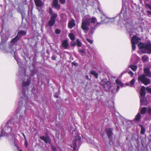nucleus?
Masks as SVG:
<instances>
[{
	"label": "nucleus",
	"mask_w": 151,
	"mask_h": 151,
	"mask_svg": "<svg viewBox=\"0 0 151 151\" xmlns=\"http://www.w3.org/2000/svg\"><path fill=\"white\" fill-rule=\"evenodd\" d=\"M138 47L141 52L144 54H151V43L140 42Z\"/></svg>",
	"instance_id": "f257e3e1"
},
{
	"label": "nucleus",
	"mask_w": 151,
	"mask_h": 151,
	"mask_svg": "<svg viewBox=\"0 0 151 151\" xmlns=\"http://www.w3.org/2000/svg\"><path fill=\"white\" fill-rule=\"evenodd\" d=\"M146 76L144 74L140 75L138 77V81H140L145 86L149 84L150 83V81L148 78L146 77Z\"/></svg>",
	"instance_id": "f03ea898"
},
{
	"label": "nucleus",
	"mask_w": 151,
	"mask_h": 151,
	"mask_svg": "<svg viewBox=\"0 0 151 151\" xmlns=\"http://www.w3.org/2000/svg\"><path fill=\"white\" fill-rule=\"evenodd\" d=\"M90 22L89 21L86 19L82 22L81 28L84 31V32H85L86 31H88L89 30L88 26L90 25Z\"/></svg>",
	"instance_id": "7ed1b4c3"
},
{
	"label": "nucleus",
	"mask_w": 151,
	"mask_h": 151,
	"mask_svg": "<svg viewBox=\"0 0 151 151\" xmlns=\"http://www.w3.org/2000/svg\"><path fill=\"white\" fill-rule=\"evenodd\" d=\"M81 139V137L79 135L75 136L74 137V140L73 142V144L70 145V147L73 148L74 151H75L77 147L76 142L79 141Z\"/></svg>",
	"instance_id": "20e7f679"
},
{
	"label": "nucleus",
	"mask_w": 151,
	"mask_h": 151,
	"mask_svg": "<svg viewBox=\"0 0 151 151\" xmlns=\"http://www.w3.org/2000/svg\"><path fill=\"white\" fill-rule=\"evenodd\" d=\"M57 17L58 15L56 14H54L51 17L48 23V25L50 27H52L54 25L55 22V19Z\"/></svg>",
	"instance_id": "39448f33"
},
{
	"label": "nucleus",
	"mask_w": 151,
	"mask_h": 151,
	"mask_svg": "<svg viewBox=\"0 0 151 151\" xmlns=\"http://www.w3.org/2000/svg\"><path fill=\"white\" fill-rule=\"evenodd\" d=\"M40 138L41 140H43L46 143L50 144L51 142V139L48 135L46 136H40Z\"/></svg>",
	"instance_id": "423d86ee"
},
{
	"label": "nucleus",
	"mask_w": 151,
	"mask_h": 151,
	"mask_svg": "<svg viewBox=\"0 0 151 151\" xmlns=\"http://www.w3.org/2000/svg\"><path fill=\"white\" fill-rule=\"evenodd\" d=\"M141 40V39L140 38L138 37L136 35H134L132 38L131 43L137 44L139 42V41Z\"/></svg>",
	"instance_id": "0eeeda50"
},
{
	"label": "nucleus",
	"mask_w": 151,
	"mask_h": 151,
	"mask_svg": "<svg viewBox=\"0 0 151 151\" xmlns=\"http://www.w3.org/2000/svg\"><path fill=\"white\" fill-rule=\"evenodd\" d=\"M144 73L147 76L151 77V72L149 68L147 67L144 69Z\"/></svg>",
	"instance_id": "6e6552de"
},
{
	"label": "nucleus",
	"mask_w": 151,
	"mask_h": 151,
	"mask_svg": "<svg viewBox=\"0 0 151 151\" xmlns=\"http://www.w3.org/2000/svg\"><path fill=\"white\" fill-rule=\"evenodd\" d=\"M76 25L75 20L73 19H72L68 22V27L70 29H72Z\"/></svg>",
	"instance_id": "1a4fd4ad"
},
{
	"label": "nucleus",
	"mask_w": 151,
	"mask_h": 151,
	"mask_svg": "<svg viewBox=\"0 0 151 151\" xmlns=\"http://www.w3.org/2000/svg\"><path fill=\"white\" fill-rule=\"evenodd\" d=\"M106 132L108 135V137L109 139L111 138L112 134V129L110 128H107L105 129Z\"/></svg>",
	"instance_id": "9d476101"
},
{
	"label": "nucleus",
	"mask_w": 151,
	"mask_h": 151,
	"mask_svg": "<svg viewBox=\"0 0 151 151\" xmlns=\"http://www.w3.org/2000/svg\"><path fill=\"white\" fill-rule=\"evenodd\" d=\"M35 5L37 7H41L43 5V3L41 0H34Z\"/></svg>",
	"instance_id": "9b49d317"
},
{
	"label": "nucleus",
	"mask_w": 151,
	"mask_h": 151,
	"mask_svg": "<svg viewBox=\"0 0 151 151\" xmlns=\"http://www.w3.org/2000/svg\"><path fill=\"white\" fill-rule=\"evenodd\" d=\"M145 87L142 86L140 89V95L141 97L145 98Z\"/></svg>",
	"instance_id": "f8f14e48"
},
{
	"label": "nucleus",
	"mask_w": 151,
	"mask_h": 151,
	"mask_svg": "<svg viewBox=\"0 0 151 151\" xmlns=\"http://www.w3.org/2000/svg\"><path fill=\"white\" fill-rule=\"evenodd\" d=\"M141 104L143 106H146L147 104V101L146 98H142L140 99Z\"/></svg>",
	"instance_id": "ddd939ff"
},
{
	"label": "nucleus",
	"mask_w": 151,
	"mask_h": 151,
	"mask_svg": "<svg viewBox=\"0 0 151 151\" xmlns=\"http://www.w3.org/2000/svg\"><path fill=\"white\" fill-rule=\"evenodd\" d=\"M26 31L24 30H20L18 32L17 35L20 38L22 35H26Z\"/></svg>",
	"instance_id": "4468645a"
},
{
	"label": "nucleus",
	"mask_w": 151,
	"mask_h": 151,
	"mask_svg": "<svg viewBox=\"0 0 151 151\" xmlns=\"http://www.w3.org/2000/svg\"><path fill=\"white\" fill-rule=\"evenodd\" d=\"M68 45V41L67 40H64L62 42V46L65 49H67Z\"/></svg>",
	"instance_id": "2eb2a0df"
},
{
	"label": "nucleus",
	"mask_w": 151,
	"mask_h": 151,
	"mask_svg": "<svg viewBox=\"0 0 151 151\" xmlns=\"http://www.w3.org/2000/svg\"><path fill=\"white\" fill-rule=\"evenodd\" d=\"M19 38H20L17 35L15 37L11 40V42L12 43L14 44L17 42L18 40L19 39Z\"/></svg>",
	"instance_id": "dca6fc26"
},
{
	"label": "nucleus",
	"mask_w": 151,
	"mask_h": 151,
	"mask_svg": "<svg viewBox=\"0 0 151 151\" xmlns=\"http://www.w3.org/2000/svg\"><path fill=\"white\" fill-rule=\"evenodd\" d=\"M31 80H30L27 79L26 81H23L22 83L23 86L25 87L28 86L30 84Z\"/></svg>",
	"instance_id": "f3484780"
},
{
	"label": "nucleus",
	"mask_w": 151,
	"mask_h": 151,
	"mask_svg": "<svg viewBox=\"0 0 151 151\" xmlns=\"http://www.w3.org/2000/svg\"><path fill=\"white\" fill-rule=\"evenodd\" d=\"M52 5L56 9L59 10L60 9V6L58 4V2L52 3Z\"/></svg>",
	"instance_id": "a211bd4d"
},
{
	"label": "nucleus",
	"mask_w": 151,
	"mask_h": 151,
	"mask_svg": "<svg viewBox=\"0 0 151 151\" xmlns=\"http://www.w3.org/2000/svg\"><path fill=\"white\" fill-rule=\"evenodd\" d=\"M149 58L147 55H145L143 56L142 58V60L143 62H146L148 60Z\"/></svg>",
	"instance_id": "6ab92c4d"
},
{
	"label": "nucleus",
	"mask_w": 151,
	"mask_h": 151,
	"mask_svg": "<svg viewBox=\"0 0 151 151\" xmlns=\"http://www.w3.org/2000/svg\"><path fill=\"white\" fill-rule=\"evenodd\" d=\"M90 73L94 76L96 78H97L98 76V74L94 70H91L90 72Z\"/></svg>",
	"instance_id": "aec40b11"
},
{
	"label": "nucleus",
	"mask_w": 151,
	"mask_h": 151,
	"mask_svg": "<svg viewBox=\"0 0 151 151\" xmlns=\"http://www.w3.org/2000/svg\"><path fill=\"white\" fill-rule=\"evenodd\" d=\"M115 82L117 85H118V86L120 85L122 87L124 86V84L118 79H117L116 80Z\"/></svg>",
	"instance_id": "412c9836"
},
{
	"label": "nucleus",
	"mask_w": 151,
	"mask_h": 151,
	"mask_svg": "<svg viewBox=\"0 0 151 151\" xmlns=\"http://www.w3.org/2000/svg\"><path fill=\"white\" fill-rule=\"evenodd\" d=\"M6 136L8 137L9 134L4 132V130H2L1 132V134L0 135V137H1Z\"/></svg>",
	"instance_id": "4be33fe9"
},
{
	"label": "nucleus",
	"mask_w": 151,
	"mask_h": 151,
	"mask_svg": "<svg viewBox=\"0 0 151 151\" xmlns=\"http://www.w3.org/2000/svg\"><path fill=\"white\" fill-rule=\"evenodd\" d=\"M87 20H88L90 22V24L91 23H93L95 24L96 21V18L95 17H92L90 19H86Z\"/></svg>",
	"instance_id": "5701e85b"
},
{
	"label": "nucleus",
	"mask_w": 151,
	"mask_h": 151,
	"mask_svg": "<svg viewBox=\"0 0 151 151\" xmlns=\"http://www.w3.org/2000/svg\"><path fill=\"white\" fill-rule=\"evenodd\" d=\"M106 81H108L106 79H102L101 81V85L103 86V87L104 89L106 88L105 84L106 83Z\"/></svg>",
	"instance_id": "b1692460"
},
{
	"label": "nucleus",
	"mask_w": 151,
	"mask_h": 151,
	"mask_svg": "<svg viewBox=\"0 0 151 151\" xmlns=\"http://www.w3.org/2000/svg\"><path fill=\"white\" fill-rule=\"evenodd\" d=\"M70 39L72 40H74L75 38V36L72 33H70L68 35Z\"/></svg>",
	"instance_id": "393cba45"
},
{
	"label": "nucleus",
	"mask_w": 151,
	"mask_h": 151,
	"mask_svg": "<svg viewBox=\"0 0 151 151\" xmlns=\"http://www.w3.org/2000/svg\"><path fill=\"white\" fill-rule=\"evenodd\" d=\"M129 67L134 71H135L137 68V66L135 65H130Z\"/></svg>",
	"instance_id": "a878e982"
},
{
	"label": "nucleus",
	"mask_w": 151,
	"mask_h": 151,
	"mask_svg": "<svg viewBox=\"0 0 151 151\" xmlns=\"http://www.w3.org/2000/svg\"><path fill=\"white\" fill-rule=\"evenodd\" d=\"M147 108L146 107H143L141 109L140 111V113L142 114H145L147 111Z\"/></svg>",
	"instance_id": "bb28decb"
},
{
	"label": "nucleus",
	"mask_w": 151,
	"mask_h": 151,
	"mask_svg": "<svg viewBox=\"0 0 151 151\" xmlns=\"http://www.w3.org/2000/svg\"><path fill=\"white\" fill-rule=\"evenodd\" d=\"M141 118V115L139 113H138L135 116V120L136 121H139Z\"/></svg>",
	"instance_id": "cd10ccee"
},
{
	"label": "nucleus",
	"mask_w": 151,
	"mask_h": 151,
	"mask_svg": "<svg viewBox=\"0 0 151 151\" xmlns=\"http://www.w3.org/2000/svg\"><path fill=\"white\" fill-rule=\"evenodd\" d=\"M76 42L77 43L76 45L79 47L81 46L82 44L81 42L80 41L79 39H77L76 40Z\"/></svg>",
	"instance_id": "c85d7f7f"
},
{
	"label": "nucleus",
	"mask_w": 151,
	"mask_h": 151,
	"mask_svg": "<svg viewBox=\"0 0 151 151\" xmlns=\"http://www.w3.org/2000/svg\"><path fill=\"white\" fill-rule=\"evenodd\" d=\"M107 86V89H110L111 88V86L110 82L109 81H106V83L105 84Z\"/></svg>",
	"instance_id": "c756f323"
},
{
	"label": "nucleus",
	"mask_w": 151,
	"mask_h": 151,
	"mask_svg": "<svg viewBox=\"0 0 151 151\" xmlns=\"http://www.w3.org/2000/svg\"><path fill=\"white\" fill-rule=\"evenodd\" d=\"M78 52L80 53L82 55H83L82 53H86V50L84 49H78Z\"/></svg>",
	"instance_id": "7c9ffc66"
},
{
	"label": "nucleus",
	"mask_w": 151,
	"mask_h": 151,
	"mask_svg": "<svg viewBox=\"0 0 151 151\" xmlns=\"http://www.w3.org/2000/svg\"><path fill=\"white\" fill-rule=\"evenodd\" d=\"M145 7L146 9H149L151 11V5L148 4H146L145 5Z\"/></svg>",
	"instance_id": "2f4dec72"
},
{
	"label": "nucleus",
	"mask_w": 151,
	"mask_h": 151,
	"mask_svg": "<svg viewBox=\"0 0 151 151\" xmlns=\"http://www.w3.org/2000/svg\"><path fill=\"white\" fill-rule=\"evenodd\" d=\"M145 128H142L141 129L140 133L141 134H143L145 132Z\"/></svg>",
	"instance_id": "473e14b6"
},
{
	"label": "nucleus",
	"mask_w": 151,
	"mask_h": 151,
	"mask_svg": "<svg viewBox=\"0 0 151 151\" xmlns=\"http://www.w3.org/2000/svg\"><path fill=\"white\" fill-rule=\"evenodd\" d=\"M37 72V70L35 69H34L32 71L31 75L32 76L35 75Z\"/></svg>",
	"instance_id": "72a5a7b5"
},
{
	"label": "nucleus",
	"mask_w": 151,
	"mask_h": 151,
	"mask_svg": "<svg viewBox=\"0 0 151 151\" xmlns=\"http://www.w3.org/2000/svg\"><path fill=\"white\" fill-rule=\"evenodd\" d=\"M132 49L133 50H135L136 48V46L135 44H136L132 43Z\"/></svg>",
	"instance_id": "f704fd0d"
},
{
	"label": "nucleus",
	"mask_w": 151,
	"mask_h": 151,
	"mask_svg": "<svg viewBox=\"0 0 151 151\" xmlns=\"http://www.w3.org/2000/svg\"><path fill=\"white\" fill-rule=\"evenodd\" d=\"M135 81V80L134 78L132 79V80L130 81V83L131 85L132 86L133 85Z\"/></svg>",
	"instance_id": "c9c22d12"
},
{
	"label": "nucleus",
	"mask_w": 151,
	"mask_h": 151,
	"mask_svg": "<svg viewBox=\"0 0 151 151\" xmlns=\"http://www.w3.org/2000/svg\"><path fill=\"white\" fill-rule=\"evenodd\" d=\"M147 112L148 114L151 115V108L150 107L148 108L147 110Z\"/></svg>",
	"instance_id": "e433bc0d"
},
{
	"label": "nucleus",
	"mask_w": 151,
	"mask_h": 151,
	"mask_svg": "<svg viewBox=\"0 0 151 151\" xmlns=\"http://www.w3.org/2000/svg\"><path fill=\"white\" fill-rule=\"evenodd\" d=\"M60 32L61 31L60 30L58 29H56L55 30V33L57 35L60 34Z\"/></svg>",
	"instance_id": "4c0bfd02"
},
{
	"label": "nucleus",
	"mask_w": 151,
	"mask_h": 151,
	"mask_svg": "<svg viewBox=\"0 0 151 151\" xmlns=\"http://www.w3.org/2000/svg\"><path fill=\"white\" fill-rule=\"evenodd\" d=\"M146 91L149 93L151 94V88L149 87H147L146 88Z\"/></svg>",
	"instance_id": "58836bf2"
},
{
	"label": "nucleus",
	"mask_w": 151,
	"mask_h": 151,
	"mask_svg": "<svg viewBox=\"0 0 151 151\" xmlns=\"http://www.w3.org/2000/svg\"><path fill=\"white\" fill-rule=\"evenodd\" d=\"M86 40L91 44H92L93 42V41L92 40H91L88 38H87L86 39Z\"/></svg>",
	"instance_id": "ea45409f"
},
{
	"label": "nucleus",
	"mask_w": 151,
	"mask_h": 151,
	"mask_svg": "<svg viewBox=\"0 0 151 151\" xmlns=\"http://www.w3.org/2000/svg\"><path fill=\"white\" fill-rule=\"evenodd\" d=\"M128 73L130 76L131 77H133L134 73L132 71H129L128 72Z\"/></svg>",
	"instance_id": "a19ab883"
},
{
	"label": "nucleus",
	"mask_w": 151,
	"mask_h": 151,
	"mask_svg": "<svg viewBox=\"0 0 151 151\" xmlns=\"http://www.w3.org/2000/svg\"><path fill=\"white\" fill-rule=\"evenodd\" d=\"M52 9L50 8V9H49V13L50 14V15H52L54 13H52Z\"/></svg>",
	"instance_id": "79ce46f5"
},
{
	"label": "nucleus",
	"mask_w": 151,
	"mask_h": 151,
	"mask_svg": "<svg viewBox=\"0 0 151 151\" xmlns=\"http://www.w3.org/2000/svg\"><path fill=\"white\" fill-rule=\"evenodd\" d=\"M52 149V151H57L56 147L54 145H51Z\"/></svg>",
	"instance_id": "37998d69"
},
{
	"label": "nucleus",
	"mask_w": 151,
	"mask_h": 151,
	"mask_svg": "<svg viewBox=\"0 0 151 151\" xmlns=\"http://www.w3.org/2000/svg\"><path fill=\"white\" fill-rule=\"evenodd\" d=\"M59 1L61 4H64L65 3V0H59Z\"/></svg>",
	"instance_id": "c03bdc74"
},
{
	"label": "nucleus",
	"mask_w": 151,
	"mask_h": 151,
	"mask_svg": "<svg viewBox=\"0 0 151 151\" xmlns=\"http://www.w3.org/2000/svg\"><path fill=\"white\" fill-rule=\"evenodd\" d=\"M104 22V21L101 20L100 22H98L96 23V25H99L101 24H103Z\"/></svg>",
	"instance_id": "a18cd8bd"
},
{
	"label": "nucleus",
	"mask_w": 151,
	"mask_h": 151,
	"mask_svg": "<svg viewBox=\"0 0 151 151\" xmlns=\"http://www.w3.org/2000/svg\"><path fill=\"white\" fill-rule=\"evenodd\" d=\"M95 29V28L93 27H92L91 28L90 31L91 33H93Z\"/></svg>",
	"instance_id": "49530a36"
},
{
	"label": "nucleus",
	"mask_w": 151,
	"mask_h": 151,
	"mask_svg": "<svg viewBox=\"0 0 151 151\" xmlns=\"http://www.w3.org/2000/svg\"><path fill=\"white\" fill-rule=\"evenodd\" d=\"M70 129L73 132L75 131V128L73 127L70 126Z\"/></svg>",
	"instance_id": "de8ad7c7"
},
{
	"label": "nucleus",
	"mask_w": 151,
	"mask_h": 151,
	"mask_svg": "<svg viewBox=\"0 0 151 151\" xmlns=\"http://www.w3.org/2000/svg\"><path fill=\"white\" fill-rule=\"evenodd\" d=\"M24 145L26 147H27L28 146V142L27 140V139H26V140H25Z\"/></svg>",
	"instance_id": "09e8293b"
},
{
	"label": "nucleus",
	"mask_w": 151,
	"mask_h": 151,
	"mask_svg": "<svg viewBox=\"0 0 151 151\" xmlns=\"http://www.w3.org/2000/svg\"><path fill=\"white\" fill-rule=\"evenodd\" d=\"M76 45V43L75 42H73L71 43V45L72 46H75Z\"/></svg>",
	"instance_id": "8fccbe9b"
},
{
	"label": "nucleus",
	"mask_w": 151,
	"mask_h": 151,
	"mask_svg": "<svg viewBox=\"0 0 151 151\" xmlns=\"http://www.w3.org/2000/svg\"><path fill=\"white\" fill-rule=\"evenodd\" d=\"M119 89H120V87L119 86H117V87H116V91L117 92H118L119 90Z\"/></svg>",
	"instance_id": "3c124183"
},
{
	"label": "nucleus",
	"mask_w": 151,
	"mask_h": 151,
	"mask_svg": "<svg viewBox=\"0 0 151 151\" xmlns=\"http://www.w3.org/2000/svg\"><path fill=\"white\" fill-rule=\"evenodd\" d=\"M51 58L52 60H56V57L53 56H52L51 57Z\"/></svg>",
	"instance_id": "603ef678"
},
{
	"label": "nucleus",
	"mask_w": 151,
	"mask_h": 151,
	"mask_svg": "<svg viewBox=\"0 0 151 151\" xmlns=\"http://www.w3.org/2000/svg\"><path fill=\"white\" fill-rule=\"evenodd\" d=\"M22 135L23 136L24 138V139L25 140H26V136H25V134H24V133H22Z\"/></svg>",
	"instance_id": "864d4df0"
},
{
	"label": "nucleus",
	"mask_w": 151,
	"mask_h": 151,
	"mask_svg": "<svg viewBox=\"0 0 151 151\" xmlns=\"http://www.w3.org/2000/svg\"><path fill=\"white\" fill-rule=\"evenodd\" d=\"M147 12L151 16V11H147Z\"/></svg>",
	"instance_id": "5fc2aeb1"
},
{
	"label": "nucleus",
	"mask_w": 151,
	"mask_h": 151,
	"mask_svg": "<svg viewBox=\"0 0 151 151\" xmlns=\"http://www.w3.org/2000/svg\"><path fill=\"white\" fill-rule=\"evenodd\" d=\"M58 0H53V3L58 2Z\"/></svg>",
	"instance_id": "6e6d98bb"
},
{
	"label": "nucleus",
	"mask_w": 151,
	"mask_h": 151,
	"mask_svg": "<svg viewBox=\"0 0 151 151\" xmlns=\"http://www.w3.org/2000/svg\"><path fill=\"white\" fill-rule=\"evenodd\" d=\"M54 96L55 98H58V96L56 95H54Z\"/></svg>",
	"instance_id": "4d7b16f0"
},
{
	"label": "nucleus",
	"mask_w": 151,
	"mask_h": 151,
	"mask_svg": "<svg viewBox=\"0 0 151 151\" xmlns=\"http://www.w3.org/2000/svg\"><path fill=\"white\" fill-rule=\"evenodd\" d=\"M139 126L140 127H141V128H144V127H143L142 125H139Z\"/></svg>",
	"instance_id": "13d9d810"
},
{
	"label": "nucleus",
	"mask_w": 151,
	"mask_h": 151,
	"mask_svg": "<svg viewBox=\"0 0 151 151\" xmlns=\"http://www.w3.org/2000/svg\"><path fill=\"white\" fill-rule=\"evenodd\" d=\"M126 73V71H123L122 73V75L123 74H124L125 73Z\"/></svg>",
	"instance_id": "bf43d9fd"
},
{
	"label": "nucleus",
	"mask_w": 151,
	"mask_h": 151,
	"mask_svg": "<svg viewBox=\"0 0 151 151\" xmlns=\"http://www.w3.org/2000/svg\"><path fill=\"white\" fill-rule=\"evenodd\" d=\"M88 78V76H86V78Z\"/></svg>",
	"instance_id": "052dcab7"
},
{
	"label": "nucleus",
	"mask_w": 151,
	"mask_h": 151,
	"mask_svg": "<svg viewBox=\"0 0 151 151\" xmlns=\"http://www.w3.org/2000/svg\"><path fill=\"white\" fill-rule=\"evenodd\" d=\"M19 151H22V150H19Z\"/></svg>",
	"instance_id": "680f3d73"
}]
</instances>
